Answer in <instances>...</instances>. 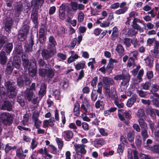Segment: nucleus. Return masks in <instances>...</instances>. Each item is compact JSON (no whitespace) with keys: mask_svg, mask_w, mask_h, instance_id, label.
Masks as SVG:
<instances>
[{"mask_svg":"<svg viewBox=\"0 0 159 159\" xmlns=\"http://www.w3.org/2000/svg\"><path fill=\"white\" fill-rule=\"evenodd\" d=\"M15 83L12 80L6 81L5 83V86L6 89L7 95L10 98H13L16 94L17 90L14 86Z\"/></svg>","mask_w":159,"mask_h":159,"instance_id":"1","label":"nucleus"},{"mask_svg":"<svg viewBox=\"0 0 159 159\" xmlns=\"http://www.w3.org/2000/svg\"><path fill=\"white\" fill-rule=\"evenodd\" d=\"M104 92L105 96L108 99L114 100L118 98L116 89L114 87H111V90L108 86L105 87Z\"/></svg>","mask_w":159,"mask_h":159,"instance_id":"2","label":"nucleus"},{"mask_svg":"<svg viewBox=\"0 0 159 159\" xmlns=\"http://www.w3.org/2000/svg\"><path fill=\"white\" fill-rule=\"evenodd\" d=\"M0 119L3 124L6 125H10L12 122V116L7 112L2 113L0 116Z\"/></svg>","mask_w":159,"mask_h":159,"instance_id":"3","label":"nucleus"},{"mask_svg":"<svg viewBox=\"0 0 159 159\" xmlns=\"http://www.w3.org/2000/svg\"><path fill=\"white\" fill-rule=\"evenodd\" d=\"M35 84L32 83L29 89H27L23 94L25 98L28 101H30L33 98L32 90H35Z\"/></svg>","mask_w":159,"mask_h":159,"instance_id":"4","label":"nucleus"},{"mask_svg":"<svg viewBox=\"0 0 159 159\" xmlns=\"http://www.w3.org/2000/svg\"><path fill=\"white\" fill-rule=\"evenodd\" d=\"M43 50L42 52V56L45 60H48L52 57L56 53V48L54 47L52 49Z\"/></svg>","mask_w":159,"mask_h":159,"instance_id":"5","label":"nucleus"},{"mask_svg":"<svg viewBox=\"0 0 159 159\" xmlns=\"http://www.w3.org/2000/svg\"><path fill=\"white\" fill-rule=\"evenodd\" d=\"M28 70L30 76L33 77L36 75L37 70L36 62L34 59H32L30 61Z\"/></svg>","mask_w":159,"mask_h":159,"instance_id":"6","label":"nucleus"},{"mask_svg":"<svg viewBox=\"0 0 159 159\" xmlns=\"http://www.w3.org/2000/svg\"><path fill=\"white\" fill-rule=\"evenodd\" d=\"M74 149L76 152L84 155L86 152L85 149L86 145L84 144H75L74 145Z\"/></svg>","mask_w":159,"mask_h":159,"instance_id":"7","label":"nucleus"},{"mask_svg":"<svg viewBox=\"0 0 159 159\" xmlns=\"http://www.w3.org/2000/svg\"><path fill=\"white\" fill-rule=\"evenodd\" d=\"M126 5V3L125 2H122L120 3L119 7L120 8L116 10L115 12V13L117 15L125 13L127 11L128 9V7H125Z\"/></svg>","mask_w":159,"mask_h":159,"instance_id":"8","label":"nucleus"},{"mask_svg":"<svg viewBox=\"0 0 159 159\" xmlns=\"http://www.w3.org/2000/svg\"><path fill=\"white\" fill-rule=\"evenodd\" d=\"M131 112L130 111H126L122 112L121 110H118V116L119 119L121 120H124L125 118L126 119L129 118L131 116Z\"/></svg>","mask_w":159,"mask_h":159,"instance_id":"9","label":"nucleus"},{"mask_svg":"<svg viewBox=\"0 0 159 159\" xmlns=\"http://www.w3.org/2000/svg\"><path fill=\"white\" fill-rule=\"evenodd\" d=\"M151 53L152 57L156 58H159V43L155 42L153 49L151 51Z\"/></svg>","mask_w":159,"mask_h":159,"instance_id":"10","label":"nucleus"},{"mask_svg":"<svg viewBox=\"0 0 159 159\" xmlns=\"http://www.w3.org/2000/svg\"><path fill=\"white\" fill-rule=\"evenodd\" d=\"M44 0H32L31 6L35 10L39 9L43 5Z\"/></svg>","mask_w":159,"mask_h":159,"instance_id":"11","label":"nucleus"},{"mask_svg":"<svg viewBox=\"0 0 159 159\" xmlns=\"http://www.w3.org/2000/svg\"><path fill=\"white\" fill-rule=\"evenodd\" d=\"M130 79V75L129 74H127L126 77L125 79L123 80L121 83L120 88L121 91H124L126 89L129 84Z\"/></svg>","mask_w":159,"mask_h":159,"instance_id":"12","label":"nucleus"},{"mask_svg":"<svg viewBox=\"0 0 159 159\" xmlns=\"http://www.w3.org/2000/svg\"><path fill=\"white\" fill-rule=\"evenodd\" d=\"M62 135L65 139L66 141H69L72 138L73 133L70 130H67L64 131L62 133Z\"/></svg>","mask_w":159,"mask_h":159,"instance_id":"13","label":"nucleus"},{"mask_svg":"<svg viewBox=\"0 0 159 159\" xmlns=\"http://www.w3.org/2000/svg\"><path fill=\"white\" fill-rule=\"evenodd\" d=\"M49 42L48 44V49H52L54 47L55 48V46L57 43L54 38L52 36H50L49 38Z\"/></svg>","mask_w":159,"mask_h":159,"instance_id":"14","label":"nucleus"},{"mask_svg":"<svg viewBox=\"0 0 159 159\" xmlns=\"http://www.w3.org/2000/svg\"><path fill=\"white\" fill-rule=\"evenodd\" d=\"M103 82L105 84V85L104 87V89L105 87H107V86L109 88V86L111 85L114 84V81L113 80L110 78L107 77H104L103 79Z\"/></svg>","mask_w":159,"mask_h":159,"instance_id":"15","label":"nucleus"},{"mask_svg":"<svg viewBox=\"0 0 159 159\" xmlns=\"http://www.w3.org/2000/svg\"><path fill=\"white\" fill-rule=\"evenodd\" d=\"M65 5L62 4L60 7L59 10V17L60 19L64 20L65 16Z\"/></svg>","mask_w":159,"mask_h":159,"instance_id":"16","label":"nucleus"},{"mask_svg":"<svg viewBox=\"0 0 159 159\" xmlns=\"http://www.w3.org/2000/svg\"><path fill=\"white\" fill-rule=\"evenodd\" d=\"M12 21L11 18H7L5 21V29L6 31H9L12 25Z\"/></svg>","mask_w":159,"mask_h":159,"instance_id":"17","label":"nucleus"},{"mask_svg":"<svg viewBox=\"0 0 159 159\" xmlns=\"http://www.w3.org/2000/svg\"><path fill=\"white\" fill-rule=\"evenodd\" d=\"M1 109L4 110H7L8 111H11L12 109V106L11 102L8 101L4 102L2 106Z\"/></svg>","mask_w":159,"mask_h":159,"instance_id":"18","label":"nucleus"},{"mask_svg":"<svg viewBox=\"0 0 159 159\" xmlns=\"http://www.w3.org/2000/svg\"><path fill=\"white\" fill-rule=\"evenodd\" d=\"M7 59L5 52L4 51H1L0 53V63L2 65L5 64L7 61Z\"/></svg>","mask_w":159,"mask_h":159,"instance_id":"19","label":"nucleus"},{"mask_svg":"<svg viewBox=\"0 0 159 159\" xmlns=\"http://www.w3.org/2000/svg\"><path fill=\"white\" fill-rule=\"evenodd\" d=\"M45 30L44 28H40L39 31V40L40 43H43L45 41Z\"/></svg>","mask_w":159,"mask_h":159,"instance_id":"20","label":"nucleus"},{"mask_svg":"<svg viewBox=\"0 0 159 159\" xmlns=\"http://www.w3.org/2000/svg\"><path fill=\"white\" fill-rule=\"evenodd\" d=\"M46 89V85L44 83L42 84L39 91V95L41 98L45 94Z\"/></svg>","mask_w":159,"mask_h":159,"instance_id":"21","label":"nucleus"},{"mask_svg":"<svg viewBox=\"0 0 159 159\" xmlns=\"http://www.w3.org/2000/svg\"><path fill=\"white\" fill-rule=\"evenodd\" d=\"M55 70L51 67L47 69L46 76L49 78H52L55 75Z\"/></svg>","mask_w":159,"mask_h":159,"instance_id":"22","label":"nucleus"},{"mask_svg":"<svg viewBox=\"0 0 159 159\" xmlns=\"http://www.w3.org/2000/svg\"><path fill=\"white\" fill-rule=\"evenodd\" d=\"M23 152V151L22 149L19 148L16 151V155L20 159H24L26 155L24 154Z\"/></svg>","mask_w":159,"mask_h":159,"instance_id":"23","label":"nucleus"},{"mask_svg":"<svg viewBox=\"0 0 159 159\" xmlns=\"http://www.w3.org/2000/svg\"><path fill=\"white\" fill-rule=\"evenodd\" d=\"M93 142L95 147L102 145L105 143V141L102 139H96Z\"/></svg>","mask_w":159,"mask_h":159,"instance_id":"24","label":"nucleus"},{"mask_svg":"<svg viewBox=\"0 0 159 159\" xmlns=\"http://www.w3.org/2000/svg\"><path fill=\"white\" fill-rule=\"evenodd\" d=\"M16 58L14 57V60L13 62V66L14 67H15L17 69L19 68L20 65L21 60L19 58L16 59Z\"/></svg>","mask_w":159,"mask_h":159,"instance_id":"25","label":"nucleus"},{"mask_svg":"<svg viewBox=\"0 0 159 159\" xmlns=\"http://www.w3.org/2000/svg\"><path fill=\"white\" fill-rule=\"evenodd\" d=\"M116 50L120 56H123L124 55V49L122 46L120 44L117 45Z\"/></svg>","mask_w":159,"mask_h":159,"instance_id":"26","label":"nucleus"},{"mask_svg":"<svg viewBox=\"0 0 159 159\" xmlns=\"http://www.w3.org/2000/svg\"><path fill=\"white\" fill-rule=\"evenodd\" d=\"M136 101V98L135 97H131L128 100L126 103V106L128 107H131Z\"/></svg>","mask_w":159,"mask_h":159,"instance_id":"27","label":"nucleus"},{"mask_svg":"<svg viewBox=\"0 0 159 159\" xmlns=\"http://www.w3.org/2000/svg\"><path fill=\"white\" fill-rule=\"evenodd\" d=\"M15 53L19 55L20 56H22L23 54L22 48V46L19 45L16 46L15 48Z\"/></svg>","mask_w":159,"mask_h":159,"instance_id":"28","label":"nucleus"},{"mask_svg":"<svg viewBox=\"0 0 159 159\" xmlns=\"http://www.w3.org/2000/svg\"><path fill=\"white\" fill-rule=\"evenodd\" d=\"M144 119L143 118H139L138 120L139 123L142 128L144 129H147L148 127L144 121Z\"/></svg>","mask_w":159,"mask_h":159,"instance_id":"29","label":"nucleus"},{"mask_svg":"<svg viewBox=\"0 0 159 159\" xmlns=\"http://www.w3.org/2000/svg\"><path fill=\"white\" fill-rule=\"evenodd\" d=\"M4 48L6 52L9 53L13 48V45L11 43H8L5 45Z\"/></svg>","mask_w":159,"mask_h":159,"instance_id":"30","label":"nucleus"},{"mask_svg":"<svg viewBox=\"0 0 159 159\" xmlns=\"http://www.w3.org/2000/svg\"><path fill=\"white\" fill-rule=\"evenodd\" d=\"M146 65L150 67L152 66L153 62V59L152 58L147 57L144 59Z\"/></svg>","mask_w":159,"mask_h":159,"instance_id":"31","label":"nucleus"},{"mask_svg":"<svg viewBox=\"0 0 159 159\" xmlns=\"http://www.w3.org/2000/svg\"><path fill=\"white\" fill-rule=\"evenodd\" d=\"M104 106V102L99 100H97L95 104V107L97 109L100 108V109H103Z\"/></svg>","mask_w":159,"mask_h":159,"instance_id":"32","label":"nucleus"},{"mask_svg":"<svg viewBox=\"0 0 159 159\" xmlns=\"http://www.w3.org/2000/svg\"><path fill=\"white\" fill-rule=\"evenodd\" d=\"M137 115L139 118H145V114L144 110L140 109L138 110L137 112Z\"/></svg>","mask_w":159,"mask_h":159,"instance_id":"33","label":"nucleus"},{"mask_svg":"<svg viewBox=\"0 0 159 159\" xmlns=\"http://www.w3.org/2000/svg\"><path fill=\"white\" fill-rule=\"evenodd\" d=\"M27 34L20 32L19 33L18 36V40L20 41H23L26 38Z\"/></svg>","mask_w":159,"mask_h":159,"instance_id":"34","label":"nucleus"},{"mask_svg":"<svg viewBox=\"0 0 159 159\" xmlns=\"http://www.w3.org/2000/svg\"><path fill=\"white\" fill-rule=\"evenodd\" d=\"M85 66V62L84 61H81L78 63L75 66V68L77 70H79L80 69H83Z\"/></svg>","mask_w":159,"mask_h":159,"instance_id":"35","label":"nucleus"},{"mask_svg":"<svg viewBox=\"0 0 159 159\" xmlns=\"http://www.w3.org/2000/svg\"><path fill=\"white\" fill-rule=\"evenodd\" d=\"M13 67V63L11 62H9L7 64V73L10 74L12 71Z\"/></svg>","mask_w":159,"mask_h":159,"instance_id":"36","label":"nucleus"},{"mask_svg":"<svg viewBox=\"0 0 159 159\" xmlns=\"http://www.w3.org/2000/svg\"><path fill=\"white\" fill-rule=\"evenodd\" d=\"M138 55V52L137 51H134L131 52L129 54V59L133 61L134 58H136Z\"/></svg>","mask_w":159,"mask_h":159,"instance_id":"37","label":"nucleus"},{"mask_svg":"<svg viewBox=\"0 0 159 159\" xmlns=\"http://www.w3.org/2000/svg\"><path fill=\"white\" fill-rule=\"evenodd\" d=\"M29 26L27 25H23L20 30V31L27 34L29 32Z\"/></svg>","mask_w":159,"mask_h":159,"instance_id":"38","label":"nucleus"},{"mask_svg":"<svg viewBox=\"0 0 159 159\" xmlns=\"http://www.w3.org/2000/svg\"><path fill=\"white\" fill-rule=\"evenodd\" d=\"M60 90L59 89H57L53 91V95L56 99L59 100L60 98Z\"/></svg>","mask_w":159,"mask_h":159,"instance_id":"39","label":"nucleus"},{"mask_svg":"<svg viewBox=\"0 0 159 159\" xmlns=\"http://www.w3.org/2000/svg\"><path fill=\"white\" fill-rule=\"evenodd\" d=\"M114 103L119 108H123L124 106V104L120 101L118 98L114 100Z\"/></svg>","mask_w":159,"mask_h":159,"instance_id":"40","label":"nucleus"},{"mask_svg":"<svg viewBox=\"0 0 159 159\" xmlns=\"http://www.w3.org/2000/svg\"><path fill=\"white\" fill-rule=\"evenodd\" d=\"M143 70L142 69H141L139 71L138 75L137 76V78L138 79V80L136 82H135L134 84H138L139 83L142 79V77L143 76Z\"/></svg>","mask_w":159,"mask_h":159,"instance_id":"41","label":"nucleus"},{"mask_svg":"<svg viewBox=\"0 0 159 159\" xmlns=\"http://www.w3.org/2000/svg\"><path fill=\"white\" fill-rule=\"evenodd\" d=\"M31 18L34 23L37 22L38 19L37 12L35 11L33 12L31 14Z\"/></svg>","mask_w":159,"mask_h":159,"instance_id":"42","label":"nucleus"},{"mask_svg":"<svg viewBox=\"0 0 159 159\" xmlns=\"http://www.w3.org/2000/svg\"><path fill=\"white\" fill-rule=\"evenodd\" d=\"M57 143V144L58 147L59 149H61L63 146V142L61 139L57 138L56 139Z\"/></svg>","mask_w":159,"mask_h":159,"instance_id":"43","label":"nucleus"},{"mask_svg":"<svg viewBox=\"0 0 159 159\" xmlns=\"http://www.w3.org/2000/svg\"><path fill=\"white\" fill-rule=\"evenodd\" d=\"M23 65L25 69L27 70L28 68L29 61L27 58H22Z\"/></svg>","mask_w":159,"mask_h":159,"instance_id":"44","label":"nucleus"},{"mask_svg":"<svg viewBox=\"0 0 159 159\" xmlns=\"http://www.w3.org/2000/svg\"><path fill=\"white\" fill-rule=\"evenodd\" d=\"M33 40L32 39H31L30 45L28 47H27L26 44L25 45V51L29 52L31 50L33 44Z\"/></svg>","mask_w":159,"mask_h":159,"instance_id":"45","label":"nucleus"},{"mask_svg":"<svg viewBox=\"0 0 159 159\" xmlns=\"http://www.w3.org/2000/svg\"><path fill=\"white\" fill-rule=\"evenodd\" d=\"M38 142L34 139H33L31 143L30 148L33 150L35 149L37 146Z\"/></svg>","mask_w":159,"mask_h":159,"instance_id":"46","label":"nucleus"},{"mask_svg":"<svg viewBox=\"0 0 159 159\" xmlns=\"http://www.w3.org/2000/svg\"><path fill=\"white\" fill-rule=\"evenodd\" d=\"M79 107L80 105L78 104L75 105L74 106V112L75 115L77 116H78L80 114V112L79 111Z\"/></svg>","mask_w":159,"mask_h":159,"instance_id":"47","label":"nucleus"},{"mask_svg":"<svg viewBox=\"0 0 159 159\" xmlns=\"http://www.w3.org/2000/svg\"><path fill=\"white\" fill-rule=\"evenodd\" d=\"M126 77V75H116L114 77V79L115 80H123L125 79V78Z\"/></svg>","mask_w":159,"mask_h":159,"instance_id":"48","label":"nucleus"},{"mask_svg":"<svg viewBox=\"0 0 159 159\" xmlns=\"http://www.w3.org/2000/svg\"><path fill=\"white\" fill-rule=\"evenodd\" d=\"M150 149L153 152L157 153L159 155V145H155L150 148Z\"/></svg>","mask_w":159,"mask_h":159,"instance_id":"49","label":"nucleus"},{"mask_svg":"<svg viewBox=\"0 0 159 159\" xmlns=\"http://www.w3.org/2000/svg\"><path fill=\"white\" fill-rule=\"evenodd\" d=\"M47 69H39V75L41 76H46Z\"/></svg>","mask_w":159,"mask_h":159,"instance_id":"50","label":"nucleus"},{"mask_svg":"<svg viewBox=\"0 0 159 159\" xmlns=\"http://www.w3.org/2000/svg\"><path fill=\"white\" fill-rule=\"evenodd\" d=\"M17 84L18 86L21 87L23 86L24 84V81L22 76L20 77V78H17Z\"/></svg>","mask_w":159,"mask_h":159,"instance_id":"51","label":"nucleus"},{"mask_svg":"<svg viewBox=\"0 0 159 159\" xmlns=\"http://www.w3.org/2000/svg\"><path fill=\"white\" fill-rule=\"evenodd\" d=\"M137 33V31L135 30H134L131 29L128 30L127 34L129 36L132 37L135 35Z\"/></svg>","mask_w":159,"mask_h":159,"instance_id":"52","label":"nucleus"},{"mask_svg":"<svg viewBox=\"0 0 159 159\" xmlns=\"http://www.w3.org/2000/svg\"><path fill=\"white\" fill-rule=\"evenodd\" d=\"M97 92L101 94L102 93V82H99L97 85Z\"/></svg>","mask_w":159,"mask_h":159,"instance_id":"53","label":"nucleus"},{"mask_svg":"<svg viewBox=\"0 0 159 159\" xmlns=\"http://www.w3.org/2000/svg\"><path fill=\"white\" fill-rule=\"evenodd\" d=\"M84 15L83 13L81 11H80L78 15V21L80 22H82L84 19Z\"/></svg>","mask_w":159,"mask_h":159,"instance_id":"54","label":"nucleus"},{"mask_svg":"<svg viewBox=\"0 0 159 159\" xmlns=\"http://www.w3.org/2000/svg\"><path fill=\"white\" fill-rule=\"evenodd\" d=\"M100 12L95 9L91 8V14L92 16H97L100 15Z\"/></svg>","mask_w":159,"mask_h":159,"instance_id":"55","label":"nucleus"},{"mask_svg":"<svg viewBox=\"0 0 159 159\" xmlns=\"http://www.w3.org/2000/svg\"><path fill=\"white\" fill-rule=\"evenodd\" d=\"M7 41V38L4 36H2L0 37V49L2 46L5 42Z\"/></svg>","mask_w":159,"mask_h":159,"instance_id":"56","label":"nucleus"},{"mask_svg":"<svg viewBox=\"0 0 159 159\" xmlns=\"http://www.w3.org/2000/svg\"><path fill=\"white\" fill-rule=\"evenodd\" d=\"M124 146L123 144H120L118 146L117 149V152L120 154H121L123 152Z\"/></svg>","mask_w":159,"mask_h":159,"instance_id":"57","label":"nucleus"},{"mask_svg":"<svg viewBox=\"0 0 159 159\" xmlns=\"http://www.w3.org/2000/svg\"><path fill=\"white\" fill-rule=\"evenodd\" d=\"M141 134L144 140L148 138V135L147 133V129H144L143 130L141 131Z\"/></svg>","mask_w":159,"mask_h":159,"instance_id":"58","label":"nucleus"},{"mask_svg":"<svg viewBox=\"0 0 159 159\" xmlns=\"http://www.w3.org/2000/svg\"><path fill=\"white\" fill-rule=\"evenodd\" d=\"M57 56L58 58L61 59V60H65L66 58V56L65 54L61 53H58L57 54Z\"/></svg>","mask_w":159,"mask_h":159,"instance_id":"59","label":"nucleus"},{"mask_svg":"<svg viewBox=\"0 0 159 159\" xmlns=\"http://www.w3.org/2000/svg\"><path fill=\"white\" fill-rule=\"evenodd\" d=\"M71 6L72 10L75 11H76L78 9V4L75 2H71Z\"/></svg>","mask_w":159,"mask_h":159,"instance_id":"60","label":"nucleus"},{"mask_svg":"<svg viewBox=\"0 0 159 159\" xmlns=\"http://www.w3.org/2000/svg\"><path fill=\"white\" fill-rule=\"evenodd\" d=\"M17 101L21 106H23L25 104L24 99L20 97H18Z\"/></svg>","mask_w":159,"mask_h":159,"instance_id":"61","label":"nucleus"},{"mask_svg":"<svg viewBox=\"0 0 159 159\" xmlns=\"http://www.w3.org/2000/svg\"><path fill=\"white\" fill-rule=\"evenodd\" d=\"M113 68V65L110 64L109 63L106 68V71L108 73H110L112 70Z\"/></svg>","mask_w":159,"mask_h":159,"instance_id":"62","label":"nucleus"},{"mask_svg":"<svg viewBox=\"0 0 159 159\" xmlns=\"http://www.w3.org/2000/svg\"><path fill=\"white\" fill-rule=\"evenodd\" d=\"M137 23H142V22L140 19L137 18H134L132 22L133 24L132 26L133 27H134L135 25H138L137 24Z\"/></svg>","mask_w":159,"mask_h":159,"instance_id":"63","label":"nucleus"},{"mask_svg":"<svg viewBox=\"0 0 159 159\" xmlns=\"http://www.w3.org/2000/svg\"><path fill=\"white\" fill-rule=\"evenodd\" d=\"M120 6V3L116 2L112 4L110 7L111 9H115L118 8Z\"/></svg>","mask_w":159,"mask_h":159,"instance_id":"64","label":"nucleus"}]
</instances>
